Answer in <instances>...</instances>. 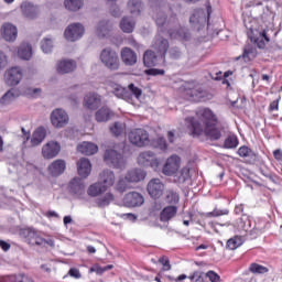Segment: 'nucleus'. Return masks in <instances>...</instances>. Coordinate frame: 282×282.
Returning a JSON list of instances; mask_svg holds the SVG:
<instances>
[{
	"label": "nucleus",
	"instance_id": "obj_16",
	"mask_svg": "<svg viewBox=\"0 0 282 282\" xmlns=\"http://www.w3.org/2000/svg\"><path fill=\"white\" fill-rule=\"evenodd\" d=\"M58 153H61V144L58 142L51 141L42 148V155L45 160H52Z\"/></svg>",
	"mask_w": 282,
	"mask_h": 282
},
{
	"label": "nucleus",
	"instance_id": "obj_60",
	"mask_svg": "<svg viewBox=\"0 0 282 282\" xmlns=\"http://www.w3.org/2000/svg\"><path fill=\"white\" fill-rule=\"evenodd\" d=\"M33 246H45V238H43L39 231L33 239Z\"/></svg>",
	"mask_w": 282,
	"mask_h": 282
},
{
	"label": "nucleus",
	"instance_id": "obj_38",
	"mask_svg": "<svg viewBox=\"0 0 282 282\" xmlns=\"http://www.w3.org/2000/svg\"><path fill=\"white\" fill-rule=\"evenodd\" d=\"M127 7L130 14L133 17H140V13L143 10L142 1L140 0H129Z\"/></svg>",
	"mask_w": 282,
	"mask_h": 282
},
{
	"label": "nucleus",
	"instance_id": "obj_45",
	"mask_svg": "<svg viewBox=\"0 0 282 282\" xmlns=\"http://www.w3.org/2000/svg\"><path fill=\"white\" fill-rule=\"evenodd\" d=\"M251 41H253L256 43V45H257V47H259V50H264L265 43H270V37L268 36V34H265V31H263L262 33H260L259 37L251 39Z\"/></svg>",
	"mask_w": 282,
	"mask_h": 282
},
{
	"label": "nucleus",
	"instance_id": "obj_31",
	"mask_svg": "<svg viewBox=\"0 0 282 282\" xmlns=\"http://www.w3.org/2000/svg\"><path fill=\"white\" fill-rule=\"evenodd\" d=\"M237 230H243L245 232H250L252 230V220L248 216L241 217L234 224Z\"/></svg>",
	"mask_w": 282,
	"mask_h": 282
},
{
	"label": "nucleus",
	"instance_id": "obj_41",
	"mask_svg": "<svg viewBox=\"0 0 282 282\" xmlns=\"http://www.w3.org/2000/svg\"><path fill=\"white\" fill-rule=\"evenodd\" d=\"M45 135H47V130H45L43 127L37 128L33 133L32 144L34 147L41 144V142L45 140Z\"/></svg>",
	"mask_w": 282,
	"mask_h": 282
},
{
	"label": "nucleus",
	"instance_id": "obj_57",
	"mask_svg": "<svg viewBox=\"0 0 282 282\" xmlns=\"http://www.w3.org/2000/svg\"><path fill=\"white\" fill-rule=\"evenodd\" d=\"M110 131L113 133V135H122L124 128L122 127V123L115 122V124L110 128Z\"/></svg>",
	"mask_w": 282,
	"mask_h": 282
},
{
	"label": "nucleus",
	"instance_id": "obj_46",
	"mask_svg": "<svg viewBox=\"0 0 282 282\" xmlns=\"http://www.w3.org/2000/svg\"><path fill=\"white\" fill-rule=\"evenodd\" d=\"M165 202L172 206L180 204V194L173 189H167L165 193Z\"/></svg>",
	"mask_w": 282,
	"mask_h": 282
},
{
	"label": "nucleus",
	"instance_id": "obj_53",
	"mask_svg": "<svg viewBox=\"0 0 282 282\" xmlns=\"http://www.w3.org/2000/svg\"><path fill=\"white\" fill-rule=\"evenodd\" d=\"M128 91L131 94V96L137 98V100H140V97L142 96V89L137 87L134 84H130L128 86Z\"/></svg>",
	"mask_w": 282,
	"mask_h": 282
},
{
	"label": "nucleus",
	"instance_id": "obj_27",
	"mask_svg": "<svg viewBox=\"0 0 282 282\" xmlns=\"http://www.w3.org/2000/svg\"><path fill=\"white\" fill-rule=\"evenodd\" d=\"M177 215V206L175 205H169L162 209L160 213V221L166 223L171 221L173 217Z\"/></svg>",
	"mask_w": 282,
	"mask_h": 282
},
{
	"label": "nucleus",
	"instance_id": "obj_20",
	"mask_svg": "<svg viewBox=\"0 0 282 282\" xmlns=\"http://www.w3.org/2000/svg\"><path fill=\"white\" fill-rule=\"evenodd\" d=\"M237 154L239 155V158H242L243 160H246L247 164H254V162H257V154L256 152L250 149L248 145H241L238 151Z\"/></svg>",
	"mask_w": 282,
	"mask_h": 282
},
{
	"label": "nucleus",
	"instance_id": "obj_48",
	"mask_svg": "<svg viewBox=\"0 0 282 282\" xmlns=\"http://www.w3.org/2000/svg\"><path fill=\"white\" fill-rule=\"evenodd\" d=\"M241 246H243V238L241 236H235L227 241V248L229 250H237Z\"/></svg>",
	"mask_w": 282,
	"mask_h": 282
},
{
	"label": "nucleus",
	"instance_id": "obj_56",
	"mask_svg": "<svg viewBox=\"0 0 282 282\" xmlns=\"http://www.w3.org/2000/svg\"><path fill=\"white\" fill-rule=\"evenodd\" d=\"M205 276L210 281V282H221V276L217 274V272L209 270L205 273Z\"/></svg>",
	"mask_w": 282,
	"mask_h": 282
},
{
	"label": "nucleus",
	"instance_id": "obj_21",
	"mask_svg": "<svg viewBox=\"0 0 282 282\" xmlns=\"http://www.w3.org/2000/svg\"><path fill=\"white\" fill-rule=\"evenodd\" d=\"M147 178V172L142 169H132L127 172L126 180L131 182V184H138Z\"/></svg>",
	"mask_w": 282,
	"mask_h": 282
},
{
	"label": "nucleus",
	"instance_id": "obj_36",
	"mask_svg": "<svg viewBox=\"0 0 282 282\" xmlns=\"http://www.w3.org/2000/svg\"><path fill=\"white\" fill-rule=\"evenodd\" d=\"M87 193L90 197H98V195L107 193V187L102 183L97 182L88 187Z\"/></svg>",
	"mask_w": 282,
	"mask_h": 282
},
{
	"label": "nucleus",
	"instance_id": "obj_37",
	"mask_svg": "<svg viewBox=\"0 0 282 282\" xmlns=\"http://www.w3.org/2000/svg\"><path fill=\"white\" fill-rule=\"evenodd\" d=\"M18 56L22 61H30L32 58V45L22 43L18 50Z\"/></svg>",
	"mask_w": 282,
	"mask_h": 282
},
{
	"label": "nucleus",
	"instance_id": "obj_30",
	"mask_svg": "<svg viewBox=\"0 0 282 282\" xmlns=\"http://www.w3.org/2000/svg\"><path fill=\"white\" fill-rule=\"evenodd\" d=\"M113 116V111L107 107H101L99 110L95 113V120L97 122H108V120H111V117Z\"/></svg>",
	"mask_w": 282,
	"mask_h": 282
},
{
	"label": "nucleus",
	"instance_id": "obj_19",
	"mask_svg": "<svg viewBox=\"0 0 282 282\" xmlns=\"http://www.w3.org/2000/svg\"><path fill=\"white\" fill-rule=\"evenodd\" d=\"M1 35L4 39V41H17V36L19 35V31L17 30V26L12 23H4L1 26Z\"/></svg>",
	"mask_w": 282,
	"mask_h": 282
},
{
	"label": "nucleus",
	"instance_id": "obj_15",
	"mask_svg": "<svg viewBox=\"0 0 282 282\" xmlns=\"http://www.w3.org/2000/svg\"><path fill=\"white\" fill-rule=\"evenodd\" d=\"M68 191L75 197H83L85 195V182L80 177H74L68 183Z\"/></svg>",
	"mask_w": 282,
	"mask_h": 282
},
{
	"label": "nucleus",
	"instance_id": "obj_11",
	"mask_svg": "<svg viewBox=\"0 0 282 282\" xmlns=\"http://www.w3.org/2000/svg\"><path fill=\"white\" fill-rule=\"evenodd\" d=\"M83 34H85V26L80 23H73L68 25L64 32V36L66 41H78V39H83Z\"/></svg>",
	"mask_w": 282,
	"mask_h": 282
},
{
	"label": "nucleus",
	"instance_id": "obj_62",
	"mask_svg": "<svg viewBox=\"0 0 282 282\" xmlns=\"http://www.w3.org/2000/svg\"><path fill=\"white\" fill-rule=\"evenodd\" d=\"M159 262L162 263L163 270H165V271L171 270V261H169V258H166V257H161V258L159 259Z\"/></svg>",
	"mask_w": 282,
	"mask_h": 282
},
{
	"label": "nucleus",
	"instance_id": "obj_26",
	"mask_svg": "<svg viewBox=\"0 0 282 282\" xmlns=\"http://www.w3.org/2000/svg\"><path fill=\"white\" fill-rule=\"evenodd\" d=\"M19 96H21V91H19L17 88H11L0 98V105H12V102H14Z\"/></svg>",
	"mask_w": 282,
	"mask_h": 282
},
{
	"label": "nucleus",
	"instance_id": "obj_4",
	"mask_svg": "<svg viewBox=\"0 0 282 282\" xmlns=\"http://www.w3.org/2000/svg\"><path fill=\"white\" fill-rule=\"evenodd\" d=\"M99 58L108 69L116 72V69H119L120 67V58L118 57V53L111 50V47L104 48Z\"/></svg>",
	"mask_w": 282,
	"mask_h": 282
},
{
	"label": "nucleus",
	"instance_id": "obj_7",
	"mask_svg": "<svg viewBox=\"0 0 282 282\" xmlns=\"http://www.w3.org/2000/svg\"><path fill=\"white\" fill-rule=\"evenodd\" d=\"M138 164L155 171L160 166V160H158V156L152 151H144L139 154Z\"/></svg>",
	"mask_w": 282,
	"mask_h": 282
},
{
	"label": "nucleus",
	"instance_id": "obj_42",
	"mask_svg": "<svg viewBox=\"0 0 282 282\" xmlns=\"http://www.w3.org/2000/svg\"><path fill=\"white\" fill-rule=\"evenodd\" d=\"M39 231L32 228H24L20 230L21 237H23L31 246H34V238Z\"/></svg>",
	"mask_w": 282,
	"mask_h": 282
},
{
	"label": "nucleus",
	"instance_id": "obj_32",
	"mask_svg": "<svg viewBox=\"0 0 282 282\" xmlns=\"http://www.w3.org/2000/svg\"><path fill=\"white\" fill-rule=\"evenodd\" d=\"M158 56L159 54H155L154 51L148 50L143 54V64L145 67H155L158 65Z\"/></svg>",
	"mask_w": 282,
	"mask_h": 282
},
{
	"label": "nucleus",
	"instance_id": "obj_2",
	"mask_svg": "<svg viewBox=\"0 0 282 282\" xmlns=\"http://www.w3.org/2000/svg\"><path fill=\"white\" fill-rule=\"evenodd\" d=\"M155 23L160 30V32H167L169 36L172 39H181L186 41L188 39V33H186V29L180 26V21L177 20V15H171L166 20V15L164 12H159L153 15Z\"/></svg>",
	"mask_w": 282,
	"mask_h": 282
},
{
	"label": "nucleus",
	"instance_id": "obj_3",
	"mask_svg": "<svg viewBox=\"0 0 282 282\" xmlns=\"http://www.w3.org/2000/svg\"><path fill=\"white\" fill-rule=\"evenodd\" d=\"M213 13V7H210V3L206 4V11L203 9H197L194 11V13L189 18V23L195 28L196 30H202L204 28V24L210 21V14Z\"/></svg>",
	"mask_w": 282,
	"mask_h": 282
},
{
	"label": "nucleus",
	"instance_id": "obj_22",
	"mask_svg": "<svg viewBox=\"0 0 282 282\" xmlns=\"http://www.w3.org/2000/svg\"><path fill=\"white\" fill-rule=\"evenodd\" d=\"M121 61L124 63V65L131 67L138 63V54H135V52L129 47H123L121 50Z\"/></svg>",
	"mask_w": 282,
	"mask_h": 282
},
{
	"label": "nucleus",
	"instance_id": "obj_25",
	"mask_svg": "<svg viewBox=\"0 0 282 282\" xmlns=\"http://www.w3.org/2000/svg\"><path fill=\"white\" fill-rule=\"evenodd\" d=\"M185 98L192 102H199L204 98V90L200 87L188 88L185 90Z\"/></svg>",
	"mask_w": 282,
	"mask_h": 282
},
{
	"label": "nucleus",
	"instance_id": "obj_63",
	"mask_svg": "<svg viewBox=\"0 0 282 282\" xmlns=\"http://www.w3.org/2000/svg\"><path fill=\"white\" fill-rule=\"evenodd\" d=\"M8 66V56L0 51V69H4Z\"/></svg>",
	"mask_w": 282,
	"mask_h": 282
},
{
	"label": "nucleus",
	"instance_id": "obj_23",
	"mask_svg": "<svg viewBox=\"0 0 282 282\" xmlns=\"http://www.w3.org/2000/svg\"><path fill=\"white\" fill-rule=\"evenodd\" d=\"M77 173L79 177H89L91 173V162L85 158L79 159L77 162Z\"/></svg>",
	"mask_w": 282,
	"mask_h": 282
},
{
	"label": "nucleus",
	"instance_id": "obj_33",
	"mask_svg": "<svg viewBox=\"0 0 282 282\" xmlns=\"http://www.w3.org/2000/svg\"><path fill=\"white\" fill-rule=\"evenodd\" d=\"M120 29L126 34H131V32H133V30H135V20H133V18H131V17L122 18L121 22H120Z\"/></svg>",
	"mask_w": 282,
	"mask_h": 282
},
{
	"label": "nucleus",
	"instance_id": "obj_5",
	"mask_svg": "<svg viewBox=\"0 0 282 282\" xmlns=\"http://www.w3.org/2000/svg\"><path fill=\"white\" fill-rule=\"evenodd\" d=\"M129 141L134 147H149L151 139H149V132L142 128H135L128 134Z\"/></svg>",
	"mask_w": 282,
	"mask_h": 282
},
{
	"label": "nucleus",
	"instance_id": "obj_12",
	"mask_svg": "<svg viewBox=\"0 0 282 282\" xmlns=\"http://www.w3.org/2000/svg\"><path fill=\"white\" fill-rule=\"evenodd\" d=\"M23 78V70L21 67H12L4 74V80L9 87H15Z\"/></svg>",
	"mask_w": 282,
	"mask_h": 282
},
{
	"label": "nucleus",
	"instance_id": "obj_9",
	"mask_svg": "<svg viewBox=\"0 0 282 282\" xmlns=\"http://www.w3.org/2000/svg\"><path fill=\"white\" fill-rule=\"evenodd\" d=\"M182 164V159L177 154H173L166 159L165 164L163 165L162 173L167 177L171 175H175L177 171H180V166Z\"/></svg>",
	"mask_w": 282,
	"mask_h": 282
},
{
	"label": "nucleus",
	"instance_id": "obj_35",
	"mask_svg": "<svg viewBox=\"0 0 282 282\" xmlns=\"http://www.w3.org/2000/svg\"><path fill=\"white\" fill-rule=\"evenodd\" d=\"M21 10L26 19H34V17L39 14V8L34 7V4L30 2H23L21 4Z\"/></svg>",
	"mask_w": 282,
	"mask_h": 282
},
{
	"label": "nucleus",
	"instance_id": "obj_44",
	"mask_svg": "<svg viewBox=\"0 0 282 282\" xmlns=\"http://www.w3.org/2000/svg\"><path fill=\"white\" fill-rule=\"evenodd\" d=\"M64 6L70 12H77L83 8V0H65Z\"/></svg>",
	"mask_w": 282,
	"mask_h": 282
},
{
	"label": "nucleus",
	"instance_id": "obj_58",
	"mask_svg": "<svg viewBox=\"0 0 282 282\" xmlns=\"http://www.w3.org/2000/svg\"><path fill=\"white\" fill-rule=\"evenodd\" d=\"M165 73L162 68H150L145 70L147 76H164Z\"/></svg>",
	"mask_w": 282,
	"mask_h": 282
},
{
	"label": "nucleus",
	"instance_id": "obj_28",
	"mask_svg": "<svg viewBox=\"0 0 282 282\" xmlns=\"http://www.w3.org/2000/svg\"><path fill=\"white\" fill-rule=\"evenodd\" d=\"M99 182L106 187V189L111 188V186L116 184V174H113V172L110 170H105L100 174Z\"/></svg>",
	"mask_w": 282,
	"mask_h": 282
},
{
	"label": "nucleus",
	"instance_id": "obj_52",
	"mask_svg": "<svg viewBox=\"0 0 282 282\" xmlns=\"http://www.w3.org/2000/svg\"><path fill=\"white\" fill-rule=\"evenodd\" d=\"M249 270L252 274H265L268 272V269L264 265L258 263H251Z\"/></svg>",
	"mask_w": 282,
	"mask_h": 282
},
{
	"label": "nucleus",
	"instance_id": "obj_43",
	"mask_svg": "<svg viewBox=\"0 0 282 282\" xmlns=\"http://www.w3.org/2000/svg\"><path fill=\"white\" fill-rule=\"evenodd\" d=\"M113 202V194L106 193L104 196L96 198V204L99 208H105Z\"/></svg>",
	"mask_w": 282,
	"mask_h": 282
},
{
	"label": "nucleus",
	"instance_id": "obj_6",
	"mask_svg": "<svg viewBox=\"0 0 282 282\" xmlns=\"http://www.w3.org/2000/svg\"><path fill=\"white\" fill-rule=\"evenodd\" d=\"M104 160L109 164V166H113V169H124V164H127L124 156L116 150H107L105 152Z\"/></svg>",
	"mask_w": 282,
	"mask_h": 282
},
{
	"label": "nucleus",
	"instance_id": "obj_17",
	"mask_svg": "<svg viewBox=\"0 0 282 282\" xmlns=\"http://www.w3.org/2000/svg\"><path fill=\"white\" fill-rule=\"evenodd\" d=\"M102 102V97L96 93H88L84 97V107L86 109H90L91 111H95V109H98Z\"/></svg>",
	"mask_w": 282,
	"mask_h": 282
},
{
	"label": "nucleus",
	"instance_id": "obj_14",
	"mask_svg": "<svg viewBox=\"0 0 282 282\" xmlns=\"http://www.w3.org/2000/svg\"><path fill=\"white\" fill-rule=\"evenodd\" d=\"M152 47L154 52H156V54L161 56V58H165L166 52H169L170 47L169 40L162 37L161 35H156L152 44Z\"/></svg>",
	"mask_w": 282,
	"mask_h": 282
},
{
	"label": "nucleus",
	"instance_id": "obj_18",
	"mask_svg": "<svg viewBox=\"0 0 282 282\" xmlns=\"http://www.w3.org/2000/svg\"><path fill=\"white\" fill-rule=\"evenodd\" d=\"M65 169H67V163H65V160L57 159L48 165L47 171L52 177H58L65 173Z\"/></svg>",
	"mask_w": 282,
	"mask_h": 282
},
{
	"label": "nucleus",
	"instance_id": "obj_61",
	"mask_svg": "<svg viewBox=\"0 0 282 282\" xmlns=\"http://www.w3.org/2000/svg\"><path fill=\"white\" fill-rule=\"evenodd\" d=\"M67 275L72 276L73 279H80L83 276V274H80V270L76 268H70Z\"/></svg>",
	"mask_w": 282,
	"mask_h": 282
},
{
	"label": "nucleus",
	"instance_id": "obj_39",
	"mask_svg": "<svg viewBox=\"0 0 282 282\" xmlns=\"http://www.w3.org/2000/svg\"><path fill=\"white\" fill-rule=\"evenodd\" d=\"M113 94L117 98H121V100H126L127 102H131L132 100V95L129 91V88L117 86L113 89Z\"/></svg>",
	"mask_w": 282,
	"mask_h": 282
},
{
	"label": "nucleus",
	"instance_id": "obj_13",
	"mask_svg": "<svg viewBox=\"0 0 282 282\" xmlns=\"http://www.w3.org/2000/svg\"><path fill=\"white\" fill-rule=\"evenodd\" d=\"M144 204V196L138 192H130L123 197V206L127 208H135Z\"/></svg>",
	"mask_w": 282,
	"mask_h": 282
},
{
	"label": "nucleus",
	"instance_id": "obj_64",
	"mask_svg": "<svg viewBox=\"0 0 282 282\" xmlns=\"http://www.w3.org/2000/svg\"><path fill=\"white\" fill-rule=\"evenodd\" d=\"M188 279H189L191 282H199V281H202V272L196 271V272L192 273L188 276Z\"/></svg>",
	"mask_w": 282,
	"mask_h": 282
},
{
	"label": "nucleus",
	"instance_id": "obj_47",
	"mask_svg": "<svg viewBox=\"0 0 282 282\" xmlns=\"http://www.w3.org/2000/svg\"><path fill=\"white\" fill-rule=\"evenodd\" d=\"M239 147V139L235 134H229L224 141L225 149H237Z\"/></svg>",
	"mask_w": 282,
	"mask_h": 282
},
{
	"label": "nucleus",
	"instance_id": "obj_55",
	"mask_svg": "<svg viewBox=\"0 0 282 282\" xmlns=\"http://www.w3.org/2000/svg\"><path fill=\"white\" fill-rule=\"evenodd\" d=\"M12 282H34V280H32L30 275L25 273H19L13 276Z\"/></svg>",
	"mask_w": 282,
	"mask_h": 282
},
{
	"label": "nucleus",
	"instance_id": "obj_29",
	"mask_svg": "<svg viewBox=\"0 0 282 282\" xmlns=\"http://www.w3.org/2000/svg\"><path fill=\"white\" fill-rule=\"evenodd\" d=\"M77 151L83 153V155H94L98 153V145L84 141L82 144L77 145Z\"/></svg>",
	"mask_w": 282,
	"mask_h": 282
},
{
	"label": "nucleus",
	"instance_id": "obj_50",
	"mask_svg": "<svg viewBox=\"0 0 282 282\" xmlns=\"http://www.w3.org/2000/svg\"><path fill=\"white\" fill-rule=\"evenodd\" d=\"M116 188L118 193H124L126 191H129V188H131V182H129V180H127V176H124L123 178H120L118 181Z\"/></svg>",
	"mask_w": 282,
	"mask_h": 282
},
{
	"label": "nucleus",
	"instance_id": "obj_10",
	"mask_svg": "<svg viewBox=\"0 0 282 282\" xmlns=\"http://www.w3.org/2000/svg\"><path fill=\"white\" fill-rule=\"evenodd\" d=\"M69 122V115L61 108H57L51 113V123L55 129H63Z\"/></svg>",
	"mask_w": 282,
	"mask_h": 282
},
{
	"label": "nucleus",
	"instance_id": "obj_59",
	"mask_svg": "<svg viewBox=\"0 0 282 282\" xmlns=\"http://www.w3.org/2000/svg\"><path fill=\"white\" fill-rule=\"evenodd\" d=\"M25 94L31 96V98H39L41 96V88H28Z\"/></svg>",
	"mask_w": 282,
	"mask_h": 282
},
{
	"label": "nucleus",
	"instance_id": "obj_1",
	"mask_svg": "<svg viewBox=\"0 0 282 282\" xmlns=\"http://www.w3.org/2000/svg\"><path fill=\"white\" fill-rule=\"evenodd\" d=\"M196 116L204 126L194 117H187L185 122L191 135L194 138L197 135H206L209 140H219L221 138V130L217 128L219 119L213 110L209 108H200L196 111Z\"/></svg>",
	"mask_w": 282,
	"mask_h": 282
},
{
	"label": "nucleus",
	"instance_id": "obj_34",
	"mask_svg": "<svg viewBox=\"0 0 282 282\" xmlns=\"http://www.w3.org/2000/svg\"><path fill=\"white\" fill-rule=\"evenodd\" d=\"M111 32V23L107 20H102L98 23L96 34L99 39H105Z\"/></svg>",
	"mask_w": 282,
	"mask_h": 282
},
{
	"label": "nucleus",
	"instance_id": "obj_49",
	"mask_svg": "<svg viewBox=\"0 0 282 282\" xmlns=\"http://www.w3.org/2000/svg\"><path fill=\"white\" fill-rule=\"evenodd\" d=\"M41 50L44 54H50L54 50V41L51 37H44L41 42Z\"/></svg>",
	"mask_w": 282,
	"mask_h": 282
},
{
	"label": "nucleus",
	"instance_id": "obj_54",
	"mask_svg": "<svg viewBox=\"0 0 282 282\" xmlns=\"http://www.w3.org/2000/svg\"><path fill=\"white\" fill-rule=\"evenodd\" d=\"M230 210L228 209H218L215 208L213 212L206 214V217H221L224 215H229Z\"/></svg>",
	"mask_w": 282,
	"mask_h": 282
},
{
	"label": "nucleus",
	"instance_id": "obj_8",
	"mask_svg": "<svg viewBox=\"0 0 282 282\" xmlns=\"http://www.w3.org/2000/svg\"><path fill=\"white\" fill-rule=\"evenodd\" d=\"M166 186L160 178H152L148 185L147 191L152 199H160L164 195Z\"/></svg>",
	"mask_w": 282,
	"mask_h": 282
},
{
	"label": "nucleus",
	"instance_id": "obj_51",
	"mask_svg": "<svg viewBox=\"0 0 282 282\" xmlns=\"http://www.w3.org/2000/svg\"><path fill=\"white\" fill-rule=\"evenodd\" d=\"M152 147H154V149H160V151H166L169 149V144H166V139H164V137H159L154 140Z\"/></svg>",
	"mask_w": 282,
	"mask_h": 282
},
{
	"label": "nucleus",
	"instance_id": "obj_24",
	"mask_svg": "<svg viewBox=\"0 0 282 282\" xmlns=\"http://www.w3.org/2000/svg\"><path fill=\"white\" fill-rule=\"evenodd\" d=\"M58 74H69L76 69V62L73 59H63L56 66Z\"/></svg>",
	"mask_w": 282,
	"mask_h": 282
},
{
	"label": "nucleus",
	"instance_id": "obj_40",
	"mask_svg": "<svg viewBox=\"0 0 282 282\" xmlns=\"http://www.w3.org/2000/svg\"><path fill=\"white\" fill-rule=\"evenodd\" d=\"M242 58L245 63H250V61L257 58V47L252 44H247L243 48Z\"/></svg>",
	"mask_w": 282,
	"mask_h": 282
}]
</instances>
